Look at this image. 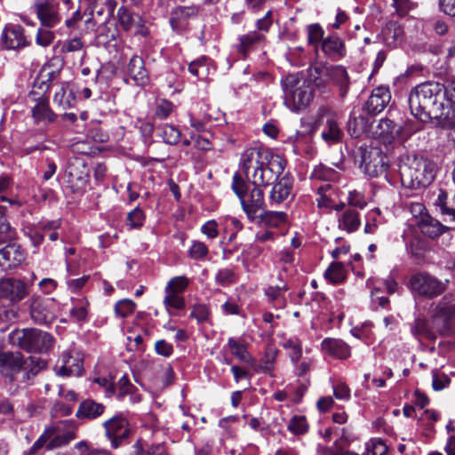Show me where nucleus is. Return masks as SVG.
Masks as SVG:
<instances>
[{
  "instance_id": "obj_44",
  "label": "nucleus",
  "mask_w": 455,
  "mask_h": 455,
  "mask_svg": "<svg viewBox=\"0 0 455 455\" xmlns=\"http://www.w3.org/2000/svg\"><path fill=\"white\" fill-rule=\"evenodd\" d=\"M161 137L165 143L176 145L180 140V132L173 125L164 124L161 127Z\"/></svg>"
},
{
  "instance_id": "obj_51",
  "label": "nucleus",
  "mask_w": 455,
  "mask_h": 455,
  "mask_svg": "<svg viewBox=\"0 0 455 455\" xmlns=\"http://www.w3.org/2000/svg\"><path fill=\"white\" fill-rule=\"evenodd\" d=\"M87 305L86 300H79L70 310V316L76 322H85L87 320Z\"/></svg>"
},
{
  "instance_id": "obj_3",
  "label": "nucleus",
  "mask_w": 455,
  "mask_h": 455,
  "mask_svg": "<svg viewBox=\"0 0 455 455\" xmlns=\"http://www.w3.org/2000/svg\"><path fill=\"white\" fill-rule=\"evenodd\" d=\"M46 367V362L36 356L27 358L20 352H0V375L11 384L31 385L34 378Z\"/></svg>"
},
{
  "instance_id": "obj_29",
  "label": "nucleus",
  "mask_w": 455,
  "mask_h": 455,
  "mask_svg": "<svg viewBox=\"0 0 455 455\" xmlns=\"http://www.w3.org/2000/svg\"><path fill=\"white\" fill-rule=\"evenodd\" d=\"M279 354V350L274 347L268 346L264 355L259 363L251 364L256 372H261L264 374L271 375L275 368L276 357Z\"/></svg>"
},
{
  "instance_id": "obj_34",
  "label": "nucleus",
  "mask_w": 455,
  "mask_h": 455,
  "mask_svg": "<svg viewBox=\"0 0 455 455\" xmlns=\"http://www.w3.org/2000/svg\"><path fill=\"white\" fill-rule=\"evenodd\" d=\"M32 116L36 123L44 120L53 122L56 118V115L50 108L49 101L46 98L38 99L36 104L32 108Z\"/></svg>"
},
{
  "instance_id": "obj_7",
  "label": "nucleus",
  "mask_w": 455,
  "mask_h": 455,
  "mask_svg": "<svg viewBox=\"0 0 455 455\" xmlns=\"http://www.w3.org/2000/svg\"><path fill=\"white\" fill-rule=\"evenodd\" d=\"M431 320L439 335L448 337L455 332V303L451 296H444L432 305Z\"/></svg>"
},
{
  "instance_id": "obj_30",
  "label": "nucleus",
  "mask_w": 455,
  "mask_h": 455,
  "mask_svg": "<svg viewBox=\"0 0 455 455\" xmlns=\"http://www.w3.org/2000/svg\"><path fill=\"white\" fill-rule=\"evenodd\" d=\"M419 228L425 235L430 238H435L448 229V228L443 225L439 220L428 215L421 218Z\"/></svg>"
},
{
  "instance_id": "obj_6",
  "label": "nucleus",
  "mask_w": 455,
  "mask_h": 455,
  "mask_svg": "<svg viewBox=\"0 0 455 455\" xmlns=\"http://www.w3.org/2000/svg\"><path fill=\"white\" fill-rule=\"evenodd\" d=\"M284 103L292 111L307 108L313 100V91L307 81L298 75H287L282 80Z\"/></svg>"
},
{
  "instance_id": "obj_47",
  "label": "nucleus",
  "mask_w": 455,
  "mask_h": 455,
  "mask_svg": "<svg viewBox=\"0 0 455 455\" xmlns=\"http://www.w3.org/2000/svg\"><path fill=\"white\" fill-rule=\"evenodd\" d=\"M287 428L294 435H303L307 432L308 426L304 416H293Z\"/></svg>"
},
{
  "instance_id": "obj_37",
  "label": "nucleus",
  "mask_w": 455,
  "mask_h": 455,
  "mask_svg": "<svg viewBox=\"0 0 455 455\" xmlns=\"http://www.w3.org/2000/svg\"><path fill=\"white\" fill-rule=\"evenodd\" d=\"M323 275L331 283H340L346 279L345 267L340 262H332Z\"/></svg>"
},
{
  "instance_id": "obj_48",
  "label": "nucleus",
  "mask_w": 455,
  "mask_h": 455,
  "mask_svg": "<svg viewBox=\"0 0 455 455\" xmlns=\"http://www.w3.org/2000/svg\"><path fill=\"white\" fill-rule=\"evenodd\" d=\"M188 283H189L188 279L186 276L173 277L168 282V283L164 289V291H165V293L182 292L188 287Z\"/></svg>"
},
{
  "instance_id": "obj_21",
  "label": "nucleus",
  "mask_w": 455,
  "mask_h": 455,
  "mask_svg": "<svg viewBox=\"0 0 455 455\" xmlns=\"http://www.w3.org/2000/svg\"><path fill=\"white\" fill-rule=\"evenodd\" d=\"M374 133L380 138L384 143H391L396 138L403 137V128L395 124L388 118H383L377 125Z\"/></svg>"
},
{
  "instance_id": "obj_39",
  "label": "nucleus",
  "mask_w": 455,
  "mask_h": 455,
  "mask_svg": "<svg viewBox=\"0 0 455 455\" xmlns=\"http://www.w3.org/2000/svg\"><path fill=\"white\" fill-rule=\"evenodd\" d=\"M84 47V44L80 37H74L71 39H67L63 42H59L54 49L57 50L60 48V53H69L76 52L83 50Z\"/></svg>"
},
{
  "instance_id": "obj_16",
  "label": "nucleus",
  "mask_w": 455,
  "mask_h": 455,
  "mask_svg": "<svg viewBox=\"0 0 455 455\" xmlns=\"http://www.w3.org/2000/svg\"><path fill=\"white\" fill-rule=\"evenodd\" d=\"M26 259V253L20 244L9 243L0 249V267L8 271L16 268Z\"/></svg>"
},
{
  "instance_id": "obj_52",
  "label": "nucleus",
  "mask_w": 455,
  "mask_h": 455,
  "mask_svg": "<svg viewBox=\"0 0 455 455\" xmlns=\"http://www.w3.org/2000/svg\"><path fill=\"white\" fill-rule=\"evenodd\" d=\"M14 236L15 230L11 227L4 218L2 210H0V243H5L12 240Z\"/></svg>"
},
{
  "instance_id": "obj_11",
  "label": "nucleus",
  "mask_w": 455,
  "mask_h": 455,
  "mask_svg": "<svg viewBox=\"0 0 455 455\" xmlns=\"http://www.w3.org/2000/svg\"><path fill=\"white\" fill-rule=\"evenodd\" d=\"M411 291L419 296L434 298L442 294L445 284L428 274H416L410 280Z\"/></svg>"
},
{
  "instance_id": "obj_19",
  "label": "nucleus",
  "mask_w": 455,
  "mask_h": 455,
  "mask_svg": "<svg viewBox=\"0 0 455 455\" xmlns=\"http://www.w3.org/2000/svg\"><path fill=\"white\" fill-rule=\"evenodd\" d=\"M0 294L12 301H20L27 295L26 284L14 278L4 279L0 282Z\"/></svg>"
},
{
  "instance_id": "obj_49",
  "label": "nucleus",
  "mask_w": 455,
  "mask_h": 455,
  "mask_svg": "<svg viewBox=\"0 0 455 455\" xmlns=\"http://www.w3.org/2000/svg\"><path fill=\"white\" fill-rule=\"evenodd\" d=\"M387 452V446L379 438L371 439L366 443L367 455H386Z\"/></svg>"
},
{
  "instance_id": "obj_23",
  "label": "nucleus",
  "mask_w": 455,
  "mask_h": 455,
  "mask_svg": "<svg viewBox=\"0 0 455 455\" xmlns=\"http://www.w3.org/2000/svg\"><path fill=\"white\" fill-rule=\"evenodd\" d=\"M127 73L138 86H145L149 82L148 72L140 56L133 55L128 62Z\"/></svg>"
},
{
  "instance_id": "obj_24",
  "label": "nucleus",
  "mask_w": 455,
  "mask_h": 455,
  "mask_svg": "<svg viewBox=\"0 0 455 455\" xmlns=\"http://www.w3.org/2000/svg\"><path fill=\"white\" fill-rule=\"evenodd\" d=\"M265 40L266 36L263 33L251 31L239 36L235 48L237 52L245 58L251 51H254L259 45L263 44Z\"/></svg>"
},
{
  "instance_id": "obj_45",
  "label": "nucleus",
  "mask_w": 455,
  "mask_h": 455,
  "mask_svg": "<svg viewBox=\"0 0 455 455\" xmlns=\"http://www.w3.org/2000/svg\"><path fill=\"white\" fill-rule=\"evenodd\" d=\"M237 281V275L231 268L220 269L215 275V282L221 286H228Z\"/></svg>"
},
{
  "instance_id": "obj_60",
  "label": "nucleus",
  "mask_w": 455,
  "mask_h": 455,
  "mask_svg": "<svg viewBox=\"0 0 455 455\" xmlns=\"http://www.w3.org/2000/svg\"><path fill=\"white\" fill-rule=\"evenodd\" d=\"M145 215L143 211L140 208L136 207L133 211L128 213L126 221L132 228H137L143 225Z\"/></svg>"
},
{
  "instance_id": "obj_5",
  "label": "nucleus",
  "mask_w": 455,
  "mask_h": 455,
  "mask_svg": "<svg viewBox=\"0 0 455 455\" xmlns=\"http://www.w3.org/2000/svg\"><path fill=\"white\" fill-rule=\"evenodd\" d=\"M10 343L28 353H45L52 346V336L36 328L16 329L9 334Z\"/></svg>"
},
{
  "instance_id": "obj_40",
  "label": "nucleus",
  "mask_w": 455,
  "mask_h": 455,
  "mask_svg": "<svg viewBox=\"0 0 455 455\" xmlns=\"http://www.w3.org/2000/svg\"><path fill=\"white\" fill-rule=\"evenodd\" d=\"M57 433V428L54 427L46 428L39 438L33 443V445L27 451L28 455H36L44 446L46 447L48 441L51 437Z\"/></svg>"
},
{
  "instance_id": "obj_28",
  "label": "nucleus",
  "mask_w": 455,
  "mask_h": 455,
  "mask_svg": "<svg viewBox=\"0 0 455 455\" xmlns=\"http://www.w3.org/2000/svg\"><path fill=\"white\" fill-rule=\"evenodd\" d=\"M248 343L243 339H235L229 338L228 339L227 347L230 349L231 354L236 357L240 362L248 364H254L255 359L249 353L247 349Z\"/></svg>"
},
{
  "instance_id": "obj_59",
  "label": "nucleus",
  "mask_w": 455,
  "mask_h": 455,
  "mask_svg": "<svg viewBox=\"0 0 455 455\" xmlns=\"http://www.w3.org/2000/svg\"><path fill=\"white\" fill-rule=\"evenodd\" d=\"M164 304L168 311L171 308L182 309L185 307L184 299L178 295V293H166L164 299Z\"/></svg>"
},
{
  "instance_id": "obj_13",
  "label": "nucleus",
  "mask_w": 455,
  "mask_h": 455,
  "mask_svg": "<svg viewBox=\"0 0 455 455\" xmlns=\"http://www.w3.org/2000/svg\"><path fill=\"white\" fill-rule=\"evenodd\" d=\"M103 427L105 428L106 436L110 440L111 446L114 449H117L131 434L129 422L121 414L106 420L103 423Z\"/></svg>"
},
{
  "instance_id": "obj_20",
  "label": "nucleus",
  "mask_w": 455,
  "mask_h": 455,
  "mask_svg": "<svg viewBox=\"0 0 455 455\" xmlns=\"http://www.w3.org/2000/svg\"><path fill=\"white\" fill-rule=\"evenodd\" d=\"M292 188L293 179L285 174L274 184L269 195L270 204L273 205L284 202L291 195Z\"/></svg>"
},
{
  "instance_id": "obj_4",
  "label": "nucleus",
  "mask_w": 455,
  "mask_h": 455,
  "mask_svg": "<svg viewBox=\"0 0 455 455\" xmlns=\"http://www.w3.org/2000/svg\"><path fill=\"white\" fill-rule=\"evenodd\" d=\"M399 174L403 187L418 189L429 185L435 179V166L422 156H407L399 164Z\"/></svg>"
},
{
  "instance_id": "obj_62",
  "label": "nucleus",
  "mask_w": 455,
  "mask_h": 455,
  "mask_svg": "<svg viewBox=\"0 0 455 455\" xmlns=\"http://www.w3.org/2000/svg\"><path fill=\"white\" fill-rule=\"evenodd\" d=\"M117 386L118 392L116 397L118 400H123L125 395L132 394L134 389V386L130 382L126 375L120 378Z\"/></svg>"
},
{
  "instance_id": "obj_55",
  "label": "nucleus",
  "mask_w": 455,
  "mask_h": 455,
  "mask_svg": "<svg viewBox=\"0 0 455 455\" xmlns=\"http://www.w3.org/2000/svg\"><path fill=\"white\" fill-rule=\"evenodd\" d=\"M323 29L322 27L315 23L307 27V42L308 44L316 46L321 41L323 40Z\"/></svg>"
},
{
  "instance_id": "obj_1",
  "label": "nucleus",
  "mask_w": 455,
  "mask_h": 455,
  "mask_svg": "<svg viewBox=\"0 0 455 455\" xmlns=\"http://www.w3.org/2000/svg\"><path fill=\"white\" fill-rule=\"evenodd\" d=\"M239 167L246 180L235 173L232 190L240 199L247 218L253 221L265 212L266 204L261 186L267 187L277 180L285 168L279 156H272L262 148H246L241 155Z\"/></svg>"
},
{
  "instance_id": "obj_17",
  "label": "nucleus",
  "mask_w": 455,
  "mask_h": 455,
  "mask_svg": "<svg viewBox=\"0 0 455 455\" xmlns=\"http://www.w3.org/2000/svg\"><path fill=\"white\" fill-rule=\"evenodd\" d=\"M117 19L120 26L125 31H130L135 28V33L142 36L148 34L147 28L142 23V19L140 15L134 14L125 6H121L117 11Z\"/></svg>"
},
{
  "instance_id": "obj_56",
  "label": "nucleus",
  "mask_w": 455,
  "mask_h": 455,
  "mask_svg": "<svg viewBox=\"0 0 455 455\" xmlns=\"http://www.w3.org/2000/svg\"><path fill=\"white\" fill-rule=\"evenodd\" d=\"M432 387L435 391H441L447 387L451 383V379L445 373L440 372L437 370L432 371Z\"/></svg>"
},
{
  "instance_id": "obj_25",
  "label": "nucleus",
  "mask_w": 455,
  "mask_h": 455,
  "mask_svg": "<svg viewBox=\"0 0 455 455\" xmlns=\"http://www.w3.org/2000/svg\"><path fill=\"white\" fill-rule=\"evenodd\" d=\"M322 350L337 359H347L350 356V347L343 340L326 338L322 341Z\"/></svg>"
},
{
  "instance_id": "obj_64",
  "label": "nucleus",
  "mask_w": 455,
  "mask_h": 455,
  "mask_svg": "<svg viewBox=\"0 0 455 455\" xmlns=\"http://www.w3.org/2000/svg\"><path fill=\"white\" fill-rule=\"evenodd\" d=\"M208 248L203 242H194L189 255L191 258L199 259L204 258L208 254Z\"/></svg>"
},
{
  "instance_id": "obj_57",
  "label": "nucleus",
  "mask_w": 455,
  "mask_h": 455,
  "mask_svg": "<svg viewBox=\"0 0 455 455\" xmlns=\"http://www.w3.org/2000/svg\"><path fill=\"white\" fill-rule=\"evenodd\" d=\"M173 104L166 100L157 101L155 110L156 117L164 120L166 119L173 111Z\"/></svg>"
},
{
  "instance_id": "obj_41",
  "label": "nucleus",
  "mask_w": 455,
  "mask_h": 455,
  "mask_svg": "<svg viewBox=\"0 0 455 455\" xmlns=\"http://www.w3.org/2000/svg\"><path fill=\"white\" fill-rule=\"evenodd\" d=\"M76 437L74 431H68L61 435H56V433L51 437L46 444L47 450H53L59 447H62L68 444L70 441Z\"/></svg>"
},
{
  "instance_id": "obj_10",
  "label": "nucleus",
  "mask_w": 455,
  "mask_h": 455,
  "mask_svg": "<svg viewBox=\"0 0 455 455\" xmlns=\"http://www.w3.org/2000/svg\"><path fill=\"white\" fill-rule=\"evenodd\" d=\"M89 180V168L82 157H72L68 160L64 181L72 192L84 190Z\"/></svg>"
},
{
  "instance_id": "obj_50",
  "label": "nucleus",
  "mask_w": 455,
  "mask_h": 455,
  "mask_svg": "<svg viewBox=\"0 0 455 455\" xmlns=\"http://www.w3.org/2000/svg\"><path fill=\"white\" fill-rule=\"evenodd\" d=\"M72 359V357L68 355H62V364L60 366L57 367L56 373L59 376H70L74 374L75 371H80V363L77 362L75 366L76 369H73L74 364H70L69 362Z\"/></svg>"
},
{
  "instance_id": "obj_14",
  "label": "nucleus",
  "mask_w": 455,
  "mask_h": 455,
  "mask_svg": "<svg viewBox=\"0 0 455 455\" xmlns=\"http://www.w3.org/2000/svg\"><path fill=\"white\" fill-rule=\"evenodd\" d=\"M31 317L38 324H49L55 319L54 301L52 299L36 298L30 305Z\"/></svg>"
},
{
  "instance_id": "obj_58",
  "label": "nucleus",
  "mask_w": 455,
  "mask_h": 455,
  "mask_svg": "<svg viewBox=\"0 0 455 455\" xmlns=\"http://www.w3.org/2000/svg\"><path fill=\"white\" fill-rule=\"evenodd\" d=\"M205 60V58H202L192 61L188 66L189 72L198 79H204L207 74L208 68Z\"/></svg>"
},
{
  "instance_id": "obj_2",
  "label": "nucleus",
  "mask_w": 455,
  "mask_h": 455,
  "mask_svg": "<svg viewBox=\"0 0 455 455\" xmlns=\"http://www.w3.org/2000/svg\"><path fill=\"white\" fill-rule=\"evenodd\" d=\"M411 115L420 122L438 120L445 128L455 127V86L428 81L418 84L409 94Z\"/></svg>"
},
{
  "instance_id": "obj_38",
  "label": "nucleus",
  "mask_w": 455,
  "mask_h": 455,
  "mask_svg": "<svg viewBox=\"0 0 455 455\" xmlns=\"http://www.w3.org/2000/svg\"><path fill=\"white\" fill-rule=\"evenodd\" d=\"M264 223L271 228H277L283 223L286 222L287 215L283 212H265L259 215Z\"/></svg>"
},
{
  "instance_id": "obj_35",
  "label": "nucleus",
  "mask_w": 455,
  "mask_h": 455,
  "mask_svg": "<svg viewBox=\"0 0 455 455\" xmlns=\"http://www.w3.org/2000/svg\"><path fill=\"white\" fill-rule=\"evenodd\" d=\"M287 291L286 284L269 286L266 289L265 294L267 297L268 301L275 303V307H284L286 305V299L284 292Z\"/></svg>"
},
{
  "instance_id": "obj_18",
  "label": "nucleus",
  "mask_w": 455,
  "mask_h": 455,
  "mask_svg": "<svg viewBox=\"0 0 455 455\" xmlns=\"http://www.w3.org/2000/svg\"><path fill=\"white\" fill-rule=\"evenodd\" d=\"M391 100V94L387 87L375 88L364 105V109L371 115L382 112Z\"/></svg>"
},
{
  "instance_id": "obj_61",
  "label": "nucleus",
  "mask_w": 455,
  "mask_h": 455,
  "mask_svg": "<svg viewBox=\"0 0 455 455\" xmlns=\"http://www.w3.org/2000/svg\"><path fill=\"white\" fill-rule=\"evenodd\" d=\"M447 193L441 190L436 199L435 205L440 208L442 214L448 215L451 220H455V209L447 206Z\"/></svg>"
},
{
  "instance_id": "obj_42",
  "label": "nucleus",
  "mask_w": 455,
  "mask_h": 455,
  "mask_svg": "<svg viewBox=\"0 0 455 455\" xmlns=\"http://www.w3.org/2000/svg\"><path fill=\"white\" fill-rule=\"evenodd\" d=\"M90 4L92 12L98 15H103L107 12L109 15L114 13L116 3L114 0H91L87 1Z\"/></svg>"
},
{
  "instance_id": "obj_63",
  "label": "nucleus",
  "mask_w": 455,
  "mask_h": 455,
  "mask_svg": "<svg viewBox=\"0 0 455 455\" xmlns=\"http://www.w3.org/2000/svg\"><path fill=\"white\" fill-rule=\"evenodd\" d=\"M383 37L387 44H393L401 35V29L395 24H390L382 31Z\"/></svg>"
},
{
  "instance_id": "obj_53",
  "label": "nucleus",
  "mask_w": 455,
  "mask_h": 455,
  "mask_svg": "<svg viewBox=\"0 0 455 455\" xmlns=\"http://www.w3.org/2000/svg\"><path fill=\"white\" fill-rule=\"evenodd\" d=\"M55 39V34L51 30V28H39L36 36V43L42 46L47 47L51 45Z\"/></svg>"
},
{
  "instance_id": "obj_15",
  "label": "nucleus",
  "mask_w": 455,
  "mask_h": 455,
  "mask_svg": "<svg viewBox=\"0 0 455 455\" xmlns=\"http://www.w3.org/2000/svg\"><path fill=\"white\" fill-rule=\"evenodd\" d=\"M3 46L8 50H19L29 45L25 36V30L20 25L5 27L1 36Z\"/></svg>"
},
{
  "instance_id": "obj_43",
  "label": "nucleus",
  "mask_w": 455,
  "mask_h": 455,
  "mask_svg": "<svg viewBox=\"0 0 455 455\" xmlns=\"http://www.w3.org/2000/svg\"><path fill=\"white\" fill-rule=\"evenodd\" d=\"M283 348L290 350L289 355H290L291 360L293 363H298V361L302 356L301 342L298 339L292 338V339H286L283 343Z\"/></svg>"
},
{
  "instance_id": "obj_8",
  "label": "nucleus",
  "mask_w": 455,
  "mask_h": 455,
  "mask_svg": "<svg viewBox=\"0 0 455 455\" xmlns=\"http://www.w3.org/2000/svg\"><path fill=\"white\" fill-rule=\"evenodd\" d=\"M323 126L322 138L327 143L339 142L343 137L338 115L325 106L318 108L312 132Z\"/></svg>"
},
{
  "instance_id": "obj_46",
  "label": "nucleus",
  "mask_w": 455,
  "mask_h": 455,
  "mask_svg": "<svg viewBox=\"0 0 455 455\" xmlns=\"http://www.w3.org/2000/svg\"><path fill=\"white\" fill-rule=\"evenodd\" d=\"M60 227V220H47V221H42L39 224L40 230L44 234L48 235L49 239L51 241H56L59 238V234L57 232V229Z\"/></svg>"
},
{
  "instance_id": "obj_26",
  "label": "nucleus",
  "mask_w": 455,
  "mask_h": 455,
  "mask_svg": "<svg viewBox=\"0 0 455 455\" xmlns=\"http://www.w3.org/2000/svg\"><path fill=\"white\" fill-rule=\"evenodd\" d=\"M360 225L361 220L359 212L352 207L345 209L338 217L339 228L347 233L356 231Z\"/></svg>"
},
{
  "instance_id": "obj_9",
  "label": "nucleus",
  "mask_w": 455,
  "mask_h": 455,
  "mask_svg": "<svg viewBox=\"0 0 455 455\" xmlns=\"http://www.w3.org/2000/svg\"><path fill=\"white\" fill-rule=\"evenodd\" d=\"M61 4L68 5L71 0H35L32 8L42 27L53 28L62 20Z\"/></svg>"
},
{
  "instance_id": "obj_22",
  "label": "nucleus",
  "mask_w": 455,
  "mask_h": 455,
  "mask_svg": "<svg viewBox=\"0 0 455 455\" xmlns=\"http://www.w3.org/2000/svg\"><path fill=\"white\" fill-rule=\"evenodd\" d=\"M411 332L415 339L421 341L426 339L435 342L437 339V331L433 323L423 317H417L411 324Z\"/></svg>"
},
{
  "instance_id": "obj_27",
  "label": "nucleus",
  "mask_w": 455,
  "mask_h": 455,
  "mask_svg": "<svg viewBox=\"0 0 455 455\" xmlns=\"http://www.w3.org/2000/svg\"><path fill=\"white\" fill-rule=\"evenodd\" d=\"M105 406L92 399L84 400L78 407L76 417L79 419H94L101 416Z\"/></svg>"
},
{
  "instance_id": "obj_33",
  "label": "nucleus",
  "mask_w": 455,
  "mask_h": 455,
  "mask_svg": "<svg viewBox=\"0 0 455 455\" xmlns=\"http://www.w3.org/2000/svg\"><path fill=\"white\" fill-rule=\"evenodd\" d=\"M309 78L314 84L323 89L329 84V66L317 63L309 68Z\"/></svg>"
},
{
  "instance_id": "obj_31",
  "label": "nucleus",
  "mask_w": 455,
  "mask_h": 455,
  "mask_svg": "<svg viewBox=\"0 0 455 455\" xmlns=\"http://www.w3.org/2000/svg\"><path fill=\"white\" fill-rule=\"evenodd\" d=\"M334 83L340 88V94L344 97L348 89V75L342 66H329V84Z\"/></svg>"
},
{
  "instance_id": "obj_12",
  "label": "nucleus",
  "mask_w": 455,
  "mask_h": 455,
  "mask_svg": "<svg viewBox=\"0 0 455 455\" xmlns=\"http://www.w3.org/2000/svg\"><path fill=\"white\" fill-rule=\"evenodd\" d=\"M361 168L371 177H378L386 172L388 166L387 156L378 148L362 151Z\"/></svg>"
},
{
  "instance_id": "obj_36",
  "label": "nucleus",
  "mask_w": 455,
  "mask_h": 455,
  "mask_svg": "<svg viewBox=\"0 0 455 455\" xmlns=\"http://www.w3.org/2000/svg\"><path fill=\"white\" fill-rule=\"evenodd\" d=\"M67 89V84H61L53 96V102L58 104V106L60 107L62 109L71 108L75 101V96L73 92L70 91L68 93Z\"/></svg>"
},
{
  "instance_id": "obj_54",
  "label": "nucleus",
  "mask_w": 455,
  "mask_h": 455,
  "mask_svg": "<svg viewBox=\"0 0 455 455\" xmlns=\"http://www.w3.org/2000/svg\"><path fill=\"white\" fill-rule=\"evenodd\" d=\"M135 307L132 299H122L116 304L115 312L120 317L125 318L134 312Z\"/></svg>"
},
{
  "instance_id": "obj_32",
  "label": "nucleus",
  "mask_w": 455,
  "mask_h": 455,
  "mask_svg": "<svg viewBox=\"0 0 455 455\" xmlns=\"http://www.w3.org/2000/svg\"><path fill=\"white\" fill-rule=\"evenodd\" d=\"M321 47L324 54L330 57H342L345 54L344 43L337 36L324 38Z\"/></svg>"
}]
</instances>
